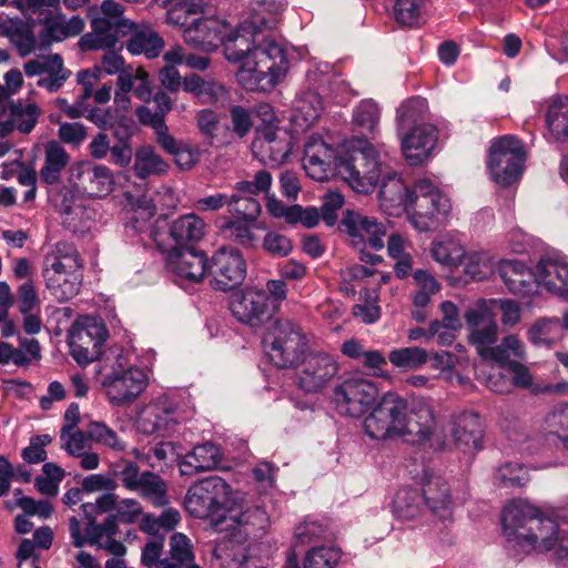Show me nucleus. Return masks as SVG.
Returning a JSON list of instances; mask_svg holds the SVG:
<instances>
[{
    "label": "nucleus",
    "instance_id": "nucleus-1",
    "mask_svg": "<svg viewBox=\"0 0 568 568\" xmlns=\"http://www.w3.org/2000/svg\"><path fill=\"white\" fill-rule=\"evenodd\" d=\"M501 525L509 548L526 555L552 550L556 568H568V529L540 515L529 501L509 503L503 510Z\"/></svg>",
    "mask_w": 568,
    "mask_h": 568
},
{
    "label": "nucleus",
    "instance_id": "nucleus-4",
    "mask_svg": "<svg viewBox=\"0 0 568 568\" xmlns=\"http://www.w3.org/2000/svg\"><path fill=\"white\" fill-rule=\"evenodd\" d=\"M91 32L81 37L79 45L84 51L114 49L119 37L128 36L134 22L124 17L123 7L113 0H103L87 10Z\"/></svg>",
    "mask_w": 568,
    "mask_h": 568
},
{
    "label": "nucleus",
    "instance_id": "nucleus-3",
    "mask_svg": "<svg viewBox=\"0 0 568 568\" xmlns=\"http://www.w3.org/2000/svg\"><path fill=\"white\" fill-rule=\"evenodd\" d=\"M255 61L248 60L236 79L248 91H265L273 88L288 70L285 48L272 37L262 33L254 47Z\"/></svg>",
    "mask_w": 568,
    "mask_h": 568
},
{
    "label": "nucleus",
    "instance_id": "nucleus-37",
    "mask_svg": "<svg viewBox=\"0 0 568 568\" xmlns=\"http://www.w3.org/2000/svg\"><path fill=\"white\" fill-rule=\"evenodd\" d=\"M130 39L126 42L128 51L133 55L144 54L148 59L160 55L164 48L163 39L149 24L134 22Z\"/></svg>",
    "mask_w": 568,
    "mask_h": 568
},
{
    "label": "nucleus",
    "instance_id": "nucleus-15",
    "mask_svg": "<svg viewBox=\"0 0 568 568\" xmlns=\"http://www.w3.org/2000/svg\"><path fill=\"white\" fill-rule=\"evenodd\" d=\"M101 385L113 406L133 403L146 388L148 375L144 369L131 366L128 369H112L105 374Z\"/></svg>",
    "mask_w": 568,
    "mask_h": 568
},
{
    "label": "nucleus",
    "instance_id": "nucleus-17",
    "mask_svg": "<svg viewBox=\"0 0 568 568\" xmlns=\"http://www.w3.org/2000/svg\"><path fill=\"white\" fill-rule=\"evenodd\" d=\"M378 396L376 385L365 378H349L334 389L336 409L346 416L358 418Z\"/></svg>",
    "mask_w": 568,
    "mask_h": 568
},
{
    "label": "nucleus",
    "instance_id": "nucleus-54",
    "mask_svg": "<svg viewBox=\"0 0 568 568\" xmlns=\"http://www.w3.org/2000/svg\"><path fill=\"white\" fill-rule=\"evenodd\" d=\"M7 36L21 57L29 55L37 48V39L29 23H12L7 29Z\"/></svg>",
    "mask_w": 568,
    "mask_h": 568
},
{
    "label": "nucleus",
    "instance_id": "nucleus-16",
    "mask_svg": "<svg viewBox=\"0 0 568 568\" xmlns=\"http://www.w3.org/2000/svg\"><path fill=\"white\" fill-rule=\"evenodd\" d=\"M214 288L226 292L240 286L246 276V262L235 247L219 248L207 266Z\"/></svg>",
    "mask_w": 568,
    "mask_h": 568
},
{
    "label": "nucleus",
    "instance_id": "nucleus-47",
    "mask_svg": "<svg viewBox=\"0 0 568 568\" xmlns=\"http://www.w3.org/2000/svg\"><path fill=\"white\" fill-rule=\"evenodd\" d=\"M325 97L320 92L306 90L295 101V120H303L306 126L312 125L324 109Z\"/></svg>",
    "mask_w": 568,
    "mask_h": 568
},
{
    "label": "nucleus",
    "instance_id": "nucleus-18",
    "mask_svg": "<svg viewBox=\"0 0 568 568\" xmlns=\"http://www.w3.org/2000/svg\"><path fill=\"white\" fill-rule=\"evenodd\" d=\"M180 418L176 402L168 395H161L141 409L136 427L146 435H165L175 429Z\"/></svg>",
    "mask_w": 568,
    "mask_h": 568
},
{
    "label": "nucleus",
    "instance_id": "nucleus-7",
    "mask_svg": "<svg viewBox=\"0 0 568 568\" xmlns=\"http://www.w3.org/2000/svg\"><path fill=\"white\" fill-rule=\"evenodd\" d=\"M263 344L270 361L278 368L297 364L306 348L305 336L298 326L284 318L275 321Z\"/></svg>",
    "mask_w": 568,
    "mask_h": 568
},
{
    "label": "nucleus",
    "instance_id": "nucleus-41",
    "mask_svg": "<svg viewBox=\"0 0 568 568\" xmlns=\"http://www.w3.org/2000/svg\"><path fill=\"white\" fill-rule=\"evenodd\" d=\"M523 359L525 357V346L516 335H508L504 337L499 345H490L480 357L484 361H491L499 365L500 368H506L508 362H513L510 357Z\"/></svg>",
    "mask_w": 568,
    "mask_h": 568
},
{
    "label": "nucleus",
    "instance_id": "nucleus-34",
    "mask_svg": "<svg viewBox=\"0 0 568 568\" xmlns=\"http://www.w3.org/2000/svg\"><path fill=\"white\" fill-rule=\"evenodd\" d=\"M452 436L457 448L466 450L481 449L484 428L476 413H464L457 417L452 429Z\"/></svg>",
    "mask_w": 568,
    "mask_h": 568
},
{
    "label": "nucleus",
    "instance_id": "nucleus-63",
    "mask_svg": "<svg viewBox=\"0 0 568 568\" xmlns=\"http://www.w3.org/2000/svg\"><path fill=\"white\" fill-rule=\"evenodd\" d=\"M68 38L63 28V14L47 17L43 20V29L39 33L40 48L48 47L53 42H60Z\"/></svg>",
    "mask_w": 568,
    "mask_h": 568
},
{
    "label": "nucleus",
    "instance_id": "nucleus-48",
    "mask_svg": "<svg viewBox=\"0 0 568 568\" xmlns=\"http://www.w3.org/2000/svg\"><path fill=\"white\" fill-rule=\"evenodd\" d=\"M428 0H396L394 4L395 20L408 27L418 26L427 9Z\"/></svg>",
    "mask_w": 568,
    "mask_h": 568
},
{
    "label": "nucleus",
    "instance_id": "nucleus-62",
    "mask_svg": "<svg viewBox=\"0 0 568 568\" xmlns=\"http://www.w3.org/2000/svg\"><path fill=\"white\" fill-rule=\"evenodd\" d=\"M558 328V320L540 318L529 329V341L536 346L550 347L555 338V332Z\"/></svg>",
    "mask_w": 568,
    "mask_h": 568
},
{
    "label": "nucleus",
    "instance_id": "nucleus-29",
    "mask_svg": "<svg viewBox=\"0 0 568 568\" xmlns=\"http://www.w3.org/2000/svg\"><path fill=\"white\" fill-rule=\"evenodd\" d=\"M223 459L221 447L212 442H205L181 457L178 462L183 476H194L203 471L216 469Z\"/></svg>",
    "mask_w": 568,
    "mask_h": 568
},
{
    "label": "nucleus",
    "instance_id": "nucleus-25",
    "mask_svg": "<svg viewBox=\"0 0 568 568\" xmlns=\"http://www.w3.org/2000/svg\"><path fill=\"white\" fill-rule=\"evenodd\" d=\"M403 154L407 163L417 166L427 161L434 153L438 142V130L430 123L414 125L410 130L399 133Z\"/></svg>",
    "mask_w": 568,
    "mask_h": 568
},
{
    "label": "nucleus",
    "instance_id": "nucleus-12",
    "mask_svg": "<svg viewBox=\"0 0 568 568\" xmlns=\"http://www.w3.org/2000/svg\"><path fill=\"white\" fill-rule=\"evenodd\" d=\"M234 204H241L243 211H236L242 216L226 221L220 226L222 235L246 250H256L260 247V237L255 233L258 229L256 217L261 211V205L251 196L232 195Z\"/></svg>",
    "mask_w": 568,
    "mask_h": 568
},
{
    "label": "nucleus",
    "instance_id": "nucleus-53",
    "mask_svg": "<svg viewBox=\"0 0 568 568\" xmlns=\"http://www.w3.org/2000/svg\"><path fill=\"white\" fill-rule=\"evenodd\" d=\"M549 439L560 440L568 448V405L554 408L545 417Z\"/></svg>",
    "mask_w": 568,
    "mask_h": 568
},
{
    "label": "nucleus",
    "instance_id": "nucleus-22",
    "mask_svg": "<svg viewBox=\"0 0 568 568\" xmlns=\"http://www.w3.org/2000/svg\"><path fill=\"white\" fill-rule=\"evenodd\" d=\"M291 152V138L287 132L266 125L256 131L252 142L253 155L264 165L277 168Z\"/></svg>",
    "mask_w": 568,
    "mask_h": 568
},
{
    "label": "nucleus",
    "instance_id": "nucleus-21",
    "mask_svg": "<svg viewBox=\"0 0 568 568\" xmlns=\"http://www.w3.org/2000/svg\"><path fill=\"white\" fill-rule=\"evenodd\" d=\"M268 524L270 516L261 506L240 511L227 507L222 520L217 521V531H233V536L241 541L263 534Z\"/></svg>",
    "mask_w": 568,
    "mask_h": 568
},
{
    "label": "nucleus",
    "instance_id": "nucleus-45",
    "mask_svg": "<svg viewBox=\"0 0 568 568\" xmlns=\"http://www.w3.org/2000/svg\"><path fill=\"white\" fill-rule=\"evenodd\" d=\"M204 229L203 220L191 213L175 220L170 227V234L176 243L192 242L203 237Z\"/></svg>",
    "mask_w": 568,
    "mask_h": 568
},
{
    "label": "nucleus",
    "instance_id": "nucleus-56",
    "mask_svg": "<svg viewBox=\"0 0 568 568\" xmlns=\"http://www.w3.org/2000/svg\"><path fill=\"white\" fill-rule=\"evenodd\" d=\"M341 560V550L336 547H313L304 558L303 568H336Z\"/></svg>",
    "mask_w": 568,
    "mask_h": 568
},
{
    "label": "nucleus",
    "instance_id": "nucleus-5",
    "mask_svg": "<svg viewBox=\"0 0 568 568\" xmlns=\"http://www.w3.org/2000/svg\"><path fill=\"white\" fill-rule=\"evenodd\" d=\"M230 494L231 486L223 478L211 476L187 489L184 506L191 516L210 519L212 528L217 531V521L224 517Z\"/></svg>",
    "mask_w": 568,
    "mask_h": 568
},
{
    "label": "nucleus",
    "instance_id": "nucleus-40",
    "mask_svg": "<svg viewBox=\"0 0 568 568\" xmlns=\"http://www.w3.org/2000/svg\"><path fill=\"white\" fill-rule=\"evenodd\" d=\"M425 504L418 489L403 487L397 490L393 500V513L399 520L408 521L419 517Z\"/></svg>",
    "mask_w": 568,
    "mask_h": 568
},
{
    "label": "nucleus",
    "instance_id": "nucleus-55",
    "mask_svg": "<svg viewBox=\"0 0 568 568\" xmlns=\"http://www.w3.org/2000/svg\"><path fill=\"white\" fill-rule=\"evenodd\" d=\"M285 9V3L281 0H253L251 2L250 17L246 20H266L267 24L262 27V31L271 29L275 24L274 16Z\"/></svg>",
    "mask_w": 568,
    "mask_h": 568
},
{
    "label": "nucleus",
    "instance_id": "nucleus-49",
    "mask_svg": "<svg viewBox=\"0 0 568 568\" xmlns=\"http://www.w3.org/2000/svg\"><path fill=\"white\" fill-rule=\"evenodd\" d=\"M379 116L378 105L373 100H363L353 110V124L363 133L374 134Z\"/></svg>",
    "mask_w": 568,
    "mask_h": 568
},
{
    "label": "nucleus",
    "instance_id": "nucleus-19",
    "mask_svg": "<svg viewBox=\"0 0 568 568\" xmlns=\"http://www.w3.org/2000/svg\"><path fill=\"white\" fill-rule=\"evenodd\" d=\"M232 315L251 327L263 325L272 316L270 296L264 290L246 287L232 295L230 300Z\"/></svg>",
    "mask_w": 568,
    "mask_h": 568
},
{
    "label": "nucleus",
    "instance_id": "nucleus-9",
    "mask_svg": "<svg viewBox=\"0 0 568 568\" xmlns=\"http://www.w3.org/2000/svg\"><path fill=\"white\" fill-rule=\"evenodd\" d=\"M142 183H133L132 189L124 191L126 204L133 210V216L126 224L128 229L142 233L146 229L148 221L154 216L158 205L165 207L175 206L174 192L169 186H161L150 193V185L146 180Z\"/></svg>",
    "mask_w": 568,
    "mask_h": 568
},
{
    "label": "nucleus",
    "instance_id": "nucleus-52",
    "mask_svg": "<svg viewBox=\"0 0 568 568\" xmlns=\"http://www.w3.org/2000/svg\"><path fill=\"white\" fill-rule=\"evenodd\" d=\"M426 349L418 346L403 347L393 349L389 355V362L400 369H417L428 359Z\"/></svg>",
    "mask_w": 568,
    "mask_h": 568
},
{
    "label": "nucleus",
    "instance_id": "nucleus-38",
    "mask_svg": "<svg viewBox=\"0 0 568 568\" xmlns=\"http://www.w3.org/2000/svg\"><path fill=\"white\" fill-rule=\"evenodd\" d=\"M88 121L102 130L113 129L115 138H121L122 134L132 135L135 128V122L131 115L119 114L113 106L106 109L91 106Z\"/></svg>",
    "mask_w": 568,
    "mask_h": 568
},
{
    "label": "nucleus",
    "instance_id": "nucleus-43",
    "mask_svg": "<svg viewBox=\"0 0 568 568\" xmlns=\"http://www.w3.org/2000/svg\"><path fill=\"white\" fill-rule=\"evenodd\" d=\"M546 123L549 132L558 141H566L568 136V97H557L551 100Z\"/></svg>",
    "mask_w": 568,
    "mask_h": 568
},
{
    "label": "nucleus",
    "instance_id": "nucleus-11",
    "mask_svg": "<svg viewBox=\"0 0 568 568\" xmlns=\"http://www.w3.org/2000/svg\"><path fill=\"white\" fill-rule=\"evenodd\" d=\"M526 161L524 143L513 135H504L491 142L487 169L491 178H520L525 171Z\"/></svg>",
    "mask_w": 568,
    "mask_h": 568
},
{
    "label": "nucleus",
    "instance_id": "nucleus-14",
    "mask_svg": "<svg viewBox=\"0 0 568 568\" xmlns=\"http://www.w3.org/2000/svg\"><path fill=\"white\" fill-rule=\"evenodd\" d=\"M48 193L49 201L63 214V224L71 231L77 232L87 226L85 222H77L74 215L87 214V207L81 203L83 189L74 180H41Z\"/></svg>",
    "mask_w": 568,
    "mask_h": 568
},
{
    "label": "nucleus",
    "instance_id": "nucleus-59",
    "mask_svg": "<svg viewBox=\"0 0 568 568\" xmlns=\"http://www.w3.org/2000/svg\"><path fill=\"white\" fill-rule=\"evenodd\" d=\"M87 435L92 442L113 450H123L125 447L118 434L102 422H91L88 425Z\"/></svg>",
    "mask_w": 568,
    "mask_h": 568
},
{
    "label": "nucleus",
    "instance_id": "nucleus-28",
    "mask_svg": "<svg viewBox=\"0 0 568 568\" xmlns=\"http://www.w3.org/2000/svg\"><path fill=\"white\" fill-rule=\"evenodd\" d=\"M498 274L508 291L517 295H530L538 287L537 271L532 272L518 260H501L497 266Z\"/></svg>",
    "mask_w": 568,
    "mask_h": 568
},
{
    "label": "nucleus",
    "instance_id": "nucleus-51",
    "mask_svg": "<svg viewBox=\"0 0 568 568\" xmlns=\"http://www.w3.org/2000/svg\"><path fill=\"white\" fill-rule=\"evenodd\" d=\"M169 164L151 148H142L135 154L134 169L139 178L165 174Z\"/></svg>",
    "mask_w": 568,
    "mask_h": 568
},
{
    "label": "nucleus",
    "instance_id": "nucleus-6",
    "mask_svg": "<svg viewBox=\"0 0 568 568\" xmlns=\"http://www.w3.org/2000/svg\"><path fill=\"white\" fill-rule=\"evenodd\" d=\"M408 402L397 393L388 392L364 419V430L373 439L402 438L405 436V422Z\"/></svg>",
    "mask_w": 568,
    "mask_h": 568
},
{
    "label": "nucleus",
    "instance_id": "nucleus-39",
    "mask_svg": "<svg viewBox=\"0 0 568 568\" xmlns=\"http://www.w3.org/2000/svg\"><path fill=\"white\" fill-rule=\"evenodd\" d=\"M465 247L462 242L452 234H445L432 243L433 258L448 267L458 266L465 257Z\"/></svg>",
    "mask_w": 568,
    "mask_h": 568
},
{
    "label": "nucleus",
    "instance_id": "nucleus-50",
    "mask_svg": "<svg viewBox=\"0 0 568 568\" xmlns=\"http://www.w3.org/2000/svg\"><path fill=\"white\" fill-rule=\"evenodd\" d=\"M41 111L34 102L18 100L11 105L12 125L22 133H29L36 126Z\"/></svg>",
    "mask_w": 568,
    "mask_h": 568
},
{
    "label": "nucleus",
    "instance_id": "nucleus-60",
    "mask_svg": "<svg viewBox=\"0 0 568 568\" xmlns=\"http://www.w3.org/2000/svg\"><path fill=\"white\" fill-rule=\"evenodd\" d=\"M260 247L272 257H286L293 251V243L286 235L268 231L263 240H260Z\"/></svg>",
    "mask_w": 568,
    "mask_h": 568
},
{
    "label": "nucleus",
    "instance_id": "nucleus-10",
    "mask_svg": "<svg viewBox=\"0 0 568 568\" xmlns=\"http://www.w3.org/2000/svg\"><path fill=\"white\" fill-rule=\"evenodd\" d=\"M437 430L438 424L433 399L426 397L412 398L408 402L404 442L442 449L445 443L438 436Z\"/></svg>",
    "mask_w": 568,
    "mask_h": 568
},
{
    "label": "nucleus",
    "instance_id": "nucleus-44",
    "mask_svg": "<svg viewBox=\"0 0 568 568\" xmlns=\"http://www.w3.org/2000/svg\"><path fill=\"white\" fill-rule=\"evenodd\" d=\"M306 83L307 90L320 92L321 95L327 98L335 92L341 80L333 74L328 63H318L307 70Z\"/></svg>",
    "mask_w": 568,
    "mask_h": 568
},
{
    "label": "nucleus",
    "instance_id": "nucleus-24",
    "mask_svg": "<svg viewBox=\"0 0 568 568\" xmlns=\"http://www.w3.org/2000/svg\"><path fill=\"white\" fill-rule=\"evenodd\" d=\"M166 268L180 281L199 283L207 272L209 260L193 246L173 247L166 256Z\"/></svg>",
    "mask_w": 568,
    "mask_h": 568
},
{
    "label": "nucleus",
    "instance_id": "nucleus-33",
    "mask_svg": "<svg viewBox=\"0 0 568 568\" xmlns=\"http://www.w3.org/2000/svg\"><path fill=\"white\" fill-rule=\"evenodd\" d=\"M538 286L568 301V262L559 260H540L537 264Z\"/></svg>",
    "mask_w": 568,
    "mask_h": 568
},
{
    "label": "nucleus",
    "instance_id": "nucleus-13",
    "mask_svg": "<svg viewBox=\"0 0 568 568\" xmlns=\"http://www.w3.org/2000/svg\"><path fill=\"white\" fill-rule=\"evenodd\" d=\"M267 21L244 19L234 30L226 32L222 29L221 42L224 47V55L227 61L239 63L240 69L244 70L245 63L251 60L255 61L254 47L257 45L258 37L262 36V27L266 26Z\"/></svg>",
    "mask_w": 568,
    "mask_h": 568
},
{
    "label": "nucleus",
    "instance_id": "nucleus-42",
    "mask_svg": "<svg viewBox=\"0 0 568 568\" xmlns=\"http://www.w3.org/2000/svg\"><path fill=\"white\" fill-rule=\"evenodd\" d=\"M166 490L165 481L158 474L146 470L142 471L141 480L133 491L152 505L163 507L169 503Z\"/></svg>",
    "mask_w": 568,
    "mask_h": 568
},
{
    "label": "nucleus",
    "instance_id": "nucleus-36",
    "mask_svg": "<svg viewBox=\"0 0 568 568\" xmlns=\"http://www.w3.org/2000/svg\"><path fill=\"white\" fill-rule=\"evenodd\" d=\"M222 28L217 20L211 18H197L185 28L183 38L194 48L211 51L215 49L221 39Z\"/></svg>",
    "mask_w": 568,
    "mask_h": 568
},
{
    "label": "nucleus",
    "instance_id": "nucleus-58",
    "mask_svg": "<svg viewBox=\"0 0 568 568\" xmlns=\"http://www.w3.org/2000/svg\"><path fill=\"white\" fill-rule=\"evenodd\" d=\"M70 274L71 273L67 271L65 264L55 254L45 255L42 275L45 281L47 288L53 296H63V292L59 291V285L55 284V277H63L64 275Z\"/></svg>",
    "mask_w": 568,
    "mask_h": 568
},
{
    "label": "nucleus",
    "instance_id": "nucleus-64",
    "mask_svg": "<svg viewBox=\"0 0 568 568\" xmlns=\"http://www.w3.org/2000/svg\"><path fill=\"white\" fill-rule=\"evenodd\" d=\"M68 163V154L62 146L52 142L47 146L45 163L41 169V178L59 174Z\"/></svg>",
    "mask_w": 568,
    "mask_h": 568
},
{
    "label": "nucleus",
    "instance_id": "nucleus-31",
    "mask_svg": "<svg viewBox=\"0 0 568 568\" xmlns=\"http://www.w3.org/2000/svg\"><path fill=\"white\" fill-rule=\"evenodd\" d=\"M405 180H382L378 190L381 207L389 215H398L416 203L415 187L409 190Z\"/></svg>",
    "mask_w": 568,
    "mask_h": 568
},
{
    "label": "nucleus",
    "instance_id": "nucleus-61",
    "mask_svg": "<svg viewBox=\"0 0 568 568\" xmlns=\"http://www.w3.org/2000/svg\"><path fill=\"white\" fill-rule=\"evenodd\" d=\"M498 480L504 487H521L529 480L528 470L517 463H505L496 474Z\"/></svg>",
    "mask_w": 568,
    "mask_h": 568
},
{
    "label": "nucleus",
    "instance_id": "nucleus-20",
    "mask_svg": "<svg viewBox=\"0 0 568 568\" xmlns=\"http://www.w3.org/2000/svg\"><path fill=\"white\" fill-rule=\"evenodd\" d=\"M339 231L346 233L353 246L365 243L378 251L384 247L386 227L373 216L364 215L354 210H346L338 225Z\"/></svg>",
    "mask_w": 568,
    "mask_h": 568
},
{
    "label": "nucleus",
    "instance_id": "nucleus-23",
    "mask_svg": "<svg viewBox=\"0 0 568 568\" xmlns=\"http://www.w3.org/2000/svg\"><path fill=\"white\" fill-rule=\"evenodd\" d=\"M338 365L326 353L307 355L297 371V384L307 392L315 393L325 387L337 374Z\"/></svg>",
    "mask_w": 568,
    "mask_h": 568
},
{
    "label": "nucleus",
    "instance_id": "nucleus-32",
    "mask_svg": "<svg viewBox=\"0 0 568 568\" xmlns=\"http://www.w3.org/2000/svg\"><path fill=\"white\" fill-rule=\"evenodd\" d=\"M413 280L417 291L412 294L414 308L410 312V316L417 323H424L428 318L427 307L433 296L439 293L442 284L429 271L424 268L415 270Z\"/></svg>",
    "mask_w": 568,
    "mask_h": 568
},
{
    "label": "nucleus",
    "instance_id": "nucleus-27",
    "mask_svg": "<svg viewBox=\"0 0 568 568\" xmlns=\"http://www.w3.org/2000/svg\"><path fill=\"white\" fill-rule=\"evenodd\" d=\"M420 496L425 506L439 518L449 516L452 504L450 489L447 481L429 469H424L419 477Z\"/></svg>",
    "mask_w": 568,
    "mask_h": 568
},
{
    "label": "nucleus",
    "instance_id": "nucleus-8",
    "mask_svg": "<svg viewBox=\"0 0 568 568\" xmlns=\"http://www.w3.org/2000/svg\"><path fill=\"white\" fill-rule=\"evenodd\" d=\"M109 332L97 317L84 316L74 322L68 333V345L73 359L81 366L99 359Z\"/></svg>",
    "mask_w": 568,
    "mask_h": 568
},
{
    "label": "nucleus",
    "instance_id": "nucleus-2",
    "mask_svg": "<svg viewBox=\"0 0 568 568\" xmlns=\"http://www.w3.org/2000/svg\"><path fill=\"white\" fill-rule=\"evenodd\" d=\"M358 142L353 154L337 155L322 136H310L302 159L307 178H400L392 159L382 156L366 140Z\"/></svg>",
    "mask_w": 568,
    "mask_h": 568
},
{
    "label": "nucleus",
    "instance_id": "nucleus-30",
    "mask_svg": "<svg viewBox=\"0 0 568 568\" xmlns=\"http://www.w3.org/2000/svg\"><path fill=\"white\" fill-rule=\"evenodd\" d=\"M465 320L471 329L469 341L480 356L496 343L498 325L487 308H470L466 312Z\"/></svg>",
    "mask_w": 568,
    "mask_h": 568
},
{
    "label": "nucleus",
    "instance_id": "nucleus-26",
    "mask_svg": "<svg viewBox=\"0 0 568 568\" xmlns=\"http://www.w3.org/2000/svg\"><path fill=\"white\" fill-rule=\"evenodd\" d=\"M28 77H40L37 84L50 93L59 91L70 78L71 71L64 68L63 59L58 53L38 55L23 64Z\"/></svg>",
    "mask_w": 568,
    "mask_h": 568
},
{
    "label": "nucleus",
    "instance_id": "nucleus-35",
    "mask_svg": "<svg viewBox=\"0 0 568 568\" xmlns=\"http://www.w3.org/2000/svg\"><path fill=\"white\" fill-rule=\"evenodd\" d=\"M415 197V204L420 209H426V212L436 221L447 217L452 211L449 197L435 187L430 180H417Z\"/></svg>",
    "mask_w": 568,
    "mask_h": 568
},
{
    "label": "nucleus",
    "instance_id": "nucleus-46",
    "mask_svg": "<svg viewBox=\"0 0 568 568\" xmlns=\"http://www.w3.org/2000/svg\"><path fill=\"white\" fill-rule=\"evenodd\" d=\"M426 111L427 101L423 98H410L403 102L397 109L398 133L406 132L414 125L422 124Z\"/></svg>",
    "mask_w": 568,
    "mask_h": 568
},
{
    "label": "nucleus",
    "instance_id": "nucleus-57",
    "mask_svg": "<svg viewBox=\"0 0 568 568\" xmlns=\"http://www.w3.org/2000/svg\"><path fill=\"white\" fill-rule=\"evenodd\" d=\"M465 273L474 281H484L494 272V261L487 252L465 254Z\"/></svg>",
    "mask_w": 568,
    "mask_h": 568
}]
</instances>
